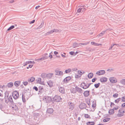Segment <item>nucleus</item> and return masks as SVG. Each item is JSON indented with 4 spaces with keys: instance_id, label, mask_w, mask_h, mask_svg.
Returning <instances> with one entry per match:
<instances>
[{
    "instance_id": "obj_1",
    "label": "nucleus",
    "mask_w": 125,
    "mask_h": 125,
    "mask_svg": "<svg viewBox=\"0 0 125 125\" xmlns=\"http://www.w3.org/2000/svg\"><path fill=\"white\" fill-rule=\"evenodd\" d=\"M53 101L56 102H62V99L60 96L56 95L53 98Z\"/></svg>"
},
{
    "instance_id": "obj_2",
    "label": "nucleus",
    "mask_w": 125,
    "mask_h": 125,
    "mask_svg": "<svg viewBox=\"0 0 125 125\" xmlns=\"http://www.w3.org/2000/svg\"><path fill=\"white\" fill-rule=\"evenodd\" d=\"M43 100L47 103L51 102L52 101L51 97L48 96H44L43 98Z\"/></svg>"
},
{
    "instance_id": "obj_3",
    "label": "nucleus",
    "mask_w": 125,
    "mask_h": 125,
    "mask_svg": "<svg viewBox=\"0 0 125 125\" xmlns=\"http://www.w3.org/2000/svg\"><path fill=\"white\" fill-rule=\"evenodd\" d=\"M12 96L15 100L19 98V93L16 91H14L12 93Z\"/></svg>"
},
{
    "instance_id": "obj_4",
    "label": "nucleus",
    "mask_w": 125,
    "mask_h": 125,
    "mask_svg": "<svg viewBox=\"0 0 125 125\" xmlns=\"http://www.w3.org/2000/svg\"><path fill=\"white\" fill-rule=\"evenodd\" d=\"M79 106V108L82 109H86V108L87 107L86 104L83 103H81Z\"/></svg>"
},
{
    "instance_id": "obj_5",
    "label": "nucleus",
    "mask_w": 125,
    "mask_h": 125,
    "mask_svg": "<svg viewBox=\"0 0 125 125\" xmlns=\"http://www.w3.org/2000/svg\"><path fill=\"white\" fill-rule=\"evenodd\" d=\"M125 112L122 109H120L118 111V113L117 116L118 117H121L124 115V113Z\"/></svg>"
},
{
    "instance_id": "obj_6",
    "label": "nucleus",
    "mask_w": 125,
    "mask_h": 125,
    "mask_svg": "<svg viewBox=\"0 0 125 125\" xmlns=\"http://www.w3.org/2000/svg\"><path fill=\"white\" fill-rule=\"evenodd\" d=\"M80 86L84 89H86L87 88V83L82 82L80 84Z\"/></svg>"
},
{
    "instance_id": "obj_7",
    "label": "nucleus",
    "mask_w": 125,
    "mask_h": 125,
    "mask_svg": "<svg viewBox=\"0 0 125 125\" xmlns=\"http://www.w3.org/2000/svg\"><path fill=\"white\" fill-rule=\"evenodd\" d=\"M109 80L110 82L113 83H115L117 81V79L114 77H110Z\"/></svg>"
},
{
    "instance_id": "obj_8",
    "label": "nucleus",
    "mask_w": 125,
    "mask_h": 125,
    "mask_svg": "<svg viewBox=\"0 0 125 125\" xmlns=\"http://www.w3.org/2000/svg\"><path fill=\"white\" fill-rule=\"evenodd\" d=\"M26 93L25 92L24 93L22 94V99L23 102L24 103L26 102L25 98L28 99V95L26 94Z\"/></svg>"
},
{
    "instance_id": "obj_9",
    "label": "nucleus",
    "mask_w": 125,
    "mask_h": 125,
    "mask_svg": "<svg viewBox=\"0 0 125 125\" xmlns=\"http://www.w3.org/2000/svg\"><path fill=\"white\" fill-rule=\"evenodd\" d=\"M53 112V110L52 108H48L47 109L46 112L47 114L52 115Z\"/></svg>"
},
{
    "instance_id": "obj_10",
    "label": "nucleus",
    "mask_w": 125,
    "mask_h": 125,
    "mask_svg": "<svg viewBox=\"0 0 125 125\" xmlns=\"http://www.w3.org/2000/svg\"><path fill=\"white\" fill-rule=\"evenodd\" d=\"M105 73V71L104 70H100L97 71L96 73V74L98 75H103Z\"/></svg>"
},
{
    "instance_id": "obj_11",
    "label": "nucleus",
    "mask_w": 125,
    "mask_h": 125,
    "mask_svg": "<svg viewBox=\"0 0 125 125\" xmlns=\"http://www.w3.org/2000/svg\"><path fill=\"white\" fill-rule=\"evenodd\" d=\"M59 90L60 93L62 94L65 93V89L63 87L59 86Z\"/></svg>"
},
{
    "instance_id": "obj_12",
    "label": "nucleus",
    "mask_w": 125,
    "mask_h": 125,
    "mask_svg": "<svg viewBox=\"0 0 125 125\" xmlns=\"http://www.w3.org/2000/svg\"><path fill=\"white\" fill-rule=\"evenodd\" d=\"M76 90V92H78V93L81 94L83 93V91L80 88L78 87L77 86H76L75 87Z\"/></svg>"
},
{
    "instance_id": "obj_13",
    "label": "nucleus",
    "mask_w": 125,
    "mask_h": 125,
    "mask_svg": "<svg viewBox=\"0 0 125 125\" xmlns=\"http://www.w3.org/2000/svg\"><path fill=\"white\" fill-rule=\"evenodd\" d=\"M69 109L70 111H72L74 108V106L72 102H71L70 104L69 105ZM70 111V110L69 111Z\"/></svg>"
},
{
    "instance_id": "obj_14",
    "label": "nucleus",
    "mask_w": 125,
    "mask_h": 125,
    "mask_svg": "<svg viewBox=\"0 0 125 125\" xmlns=\"http://www.w3.org/2000/svg\"><path fill=\"white\" fill-rule=\"evenodd\" d=\"M56 73L55 75L59 76H61L63 75V72L62 71H59L58 70H55Z\"/></svg>"
},
{
    "instance_id": "obj_15",
    "label": "nucleus",
    "mask_w": 125,
    "mask_h": 125,
    "mask_svg": "<svg viewBox=\"0 0 125 125\" xmlns=\"http://www.w3.org/2000/svg\"><path fill=\"white\" fill-rule=\"evenodd\" d=\"M71 79V78L70 76H68L64 79L63 81L65 83H68L70 80Z\"/></svg>"
},
{
    "instance_id": "obj_16",
    "label": "nucleus",
    "mask_w": 125,
    "mask_h": 125,
    "mask_svg": "<svg viewBox=\"0 0 125 125\" xmlns=\"http://www.w3.org/2000/svg\"><path fill=\"white\" fill-rule=\"evenodd\" d=\"M39 92L38 93H43L44 91V89L43 88V87L42 86H40L39 87Z\"/></svg>"
},
{
    "instance_id": "obj_17",
    "label": "nucleus",
    "mask_w": 125,
    "mask_h": 125,
    "mask_svg": "<svg viewBox=\"0 0 125 125\" xmlns=\"http://www.w3.org/2000/svg\"><path fill=\"white\" fill-rule=\"evenodd\" d=\"M80 7L81 8H82L81 10L82 11H84L86 9V7L84 5L81 4Z\"/></svg>"
},
{
    "instance_id": "obj_18",
    "label": "nucleus",
    "mask_w": 125,
    "mask_h": 125,
    "mask_svg": "<svg viewBox=\"0 0 125 125\" xmlns=\"http://www.w3.org/2000/svg\"><path fill=\"white\" fill-rule=\"evenodd\" d=\"M12 105V107L13 110H14L16 111H18V108L17 106L14 103L13 104H11Z\"/></svg>"
},
{
    "instance_id": "obj_19",
    "label": "nucleus",
    "mask_w": 125,
    "mask_h": 125,
    "mask_svg": "<svg viewBox=\"0 0 125 125\" xmlns=\"http://www.w3.org/2000/svg\"><path fill=\"white\" fill-rule=\"evenodd\" d=\"M89 92L90 91H85L83 93L84 96L85 97H88L89 95Z\"/></svg>"
},
{
    "instance_id": "obj_20",
    "label": "nucleus",
    "mask_w": 125,
    "mask_h": 125,
    "mask_svg": "<svg viewBox=\"0 0 125 125\" xmlns=\"http://www.w3.org/2000/svg\"><path fill=\"white\" fill-rule=\"evenodd\" d=\"M9 101L10 103L11 104H13L14 103L12 99V96L11 95H10L9 97Z\"/></svg>"
},
{
    "instance_id": "obj_21",
    "label": "nucleus",
    "mask_w": 125,
    "mask_h": 125,
    "mask_svg": "<svg viewBox=\"0 0 125 125\" xmlns=\"http://www.w3.org/2000/svg\"><path fill=\"white\" fill-rule=\"evenodd\" d=\"M21 83L20 81H16L14 83V85L15 86L18 87L20 85Z\"/></svg>"
},
{
    "instance_id": "obj_22",
    "label": "nucleus",
    "mask_w": 125,
    "mask_h": 125,
    "mask_svg": "<svg viewBox=\"0 0 125 125\" xmlns=\"http://www.w3.org/2000/svg\"><path fill=\"white\" fill-rule=\"evenodd\" d=\"M35 80V78L33 77H32L29 78L28 80V81L29 82H32L34 81Z\"/></svg>"
},
{
    "instance_id": "obj_23",
    "label": "nucleus",
    "mask_w": 125,
    "mask_h": 125,
    "mask_svg": "<svg viewBox=\"0 0 125 125\" xmlns=\"http://www.w3.org/2000/svg\"><path fill=\"white\" fill-rule=\"evenodd\" d=\"M107 78L106 77L101 78L100 79V81L102 82H105L107 81Z\"/></svg>"
},
{
    "instance_id": "obj_24",
    "label": "nucleus",
    "mask_w": 125,
    "mask_h": 125,
    "mask_svg": "<svg viewBox=\"0 0 125 125\" xmlns=\"http://www.w3.org/2000/svg\"><path fill=\"white\" fill-rule=\"evenodd\" d=\"M47 84L50 87H52L53 86V83L52 81L51 80L47 82Z\"/></svg>"
},
{
    "instance_id": "obj_25",
    "label": "nucleus",
    "mask_w": 125,
    "mask_h": 125,
    "mask_svg": "<svg viewBox=\"0 0 125 125\" xmlns=\"http://www.w3.org/2000/svg\"><path fill=\"white\" fill-rule=\"evenodd\" d=\"M13 85V83L12 82L8 83L7 85L8 88H11Z\"/></svg>"
},
{
    "instance_id": "obj_26",
    "label": "nucleus",
    "mask_w": 125,
    "mask_h": 125,
    "mask_svg": "<svg viewBox=\"0 0 125 125\" xmlns=\"http://www.w3.org/2000/svg\"><path fill=\"white\" fill-rule=\"evenodd\" d=\"M87 51H89L90 52H93L95 50L94 48H91L90 47H87L86 48Z\"/></svg>"
},
{
    "instance_id": "obj_27",
    "label": "nucleus",
    "mask_w": 125,
    "mask_h": 125,
    "mask_svg": "<svg viewBox=\"0 0 125 125\" xmlns=\"http://www.w3.org/2000/svg\"><path fill=\"white\" fill-rule=\"evenodd\" d=\"M107 30V29L105 31H102L100 34L98 35H97V36L98 37H99L100 36H102L103 35H104V34L105 33V32Z\"/></svg>"
},
{
    "instance_id": "obj_28",
    "label": "nucleus",
    "mask_w": 125,
    "mask_h": 125,
    "mask_svg": "<svg viewBox=\"0 0 125 125\" xmlns=\"http://www.w3.org/2000/svg\"><path fill=\"white\" fill-rule=\"evenodd\" d=\"M108 112L110 115H112L114 113V111L113 109H111L109 110Z\"/></svg>"
},
{
    "instance_id": "obj_29",
    "label": "nucleus",
    "mask_w": 125,
    "mask_h": 125,
    "mask_svg": "<svg viewBox=\"0 0 125 125\" xmlns=\"http://www.w3.org/2000/svg\"><path fill=\"white\" fill-rule=\"evenodd\" d=\"M53 75V73H49L47 74V77L49 78H51L52 76Z\"/></svg>"
},
{
    "instance_id": "obj_30",
    "label": "nucleus",
    "mask_w": 125,
    "mask_h": 125,
    "mask_svg": "<svg viewBox=\"0 0 125 125\" xmlns=\"http://www.w3.org/2000/svg\"><path fill=\"white\" fill-rule=\"evenodd\" d=\"M47 74L45 73H42L41 75V77L43 78H45L47 77Z\"/></svg>"
},
{
    "instance_id": "obj_31",
    "label": "nucleus",
    "mask_w": 125,
    "mask_h": 125,
    "mask_svg": "<svg viewBox=\"0 0 125 125\" xmlns=\"http://www.w3.org/2000/svg\"><path fill=\"white\" fill-rule=\"evenodd\" d=\"M79 46V43L78 44L76 42H74L73 44V47L75 48L76 47Z\"/></svg>"
},
{
    "instance_id": "obj_32",
    "label": "nucleus",
    "mask_w": 125,
    "mask_h": 125,
    "mask_svg": "<svg viewBox=\"0 0 125 125\" xmlns=\"http://www.w3.org/2000/svg\"><path fill=\"white\" fill-rule=\"evenodd\" d=\"M71 93L74 94L76 93V89L74 88H72L71 90Z\"/></svg>"
},
{
    "instance_id": "obj_33",
    "label": "nucleus",
    "mask_w": 125,
    "mask_h": 125,
    "mask_svg": "<svg viewBox=\"0 0 125 125\" xmlns=\"http://www.w3.org/2000/svg\"><path fill=\"white\" fill-rule=\"evenodd\" d=\"M93 76V74L92 73H90L88 75V76L89 78H92Z\"/></svg>"
},
{
    "instance_id": "obj_34",
    "label": "nucleus",
    "mask_w": 125,
    "mask_h": 125,
    "mask_svg": "<svg viewBox=\"0 0 125 125\" xmlns=\"http://www.w3.org/2000/svg\"><path fill=\"white\" fill-rule=\"evenodd\" d=\"M89 43V42H85L84 43H79V46H81V45H86Z\"/></svg>"
},
{
    "instance_id": "obj_35",
    "label": "nucleus",
    "mask_w": 125,
    "mask_h": 125,
    "mask_svg": "<svg viewBox=\"0 0 125 125\" xmlns=\"http://www.w3.org/2000/svg\"><path fill=\"white\" fill-rule=\"evenodd\" d=\"M87 125H94V123L93 122H88L87 123Z\"/></svg>"
},
{
    "instance_id": "obj_36",
    "label": "nucleus",
    "mask_w": 125,
    "mask_h": 125,
    "mask_svg": "<svg viewBox=\"0 0 125 125\" xmlns=\"http://www.w3.org/2000/svg\"><path fill=\"white\" fill-rule=\"evenodd\" d=\"M47 57H43V58H40L37 59V60L38 61H39L41 60H44L47 59Z\"/></svg>"
},
{
    "instance_id": "obj_37",
    "label": "nucleus",
    "mask_w": 125,
    "mask_h": 125,
    "mask_svg": "<svg viewBox=\"0 0 125 125\" xmlns=\"http://www.w3.org/2000/svg\"><path fill=\"white\" fill-rule=\"evenodd\" d=\"M9 97H4L5 102V103H6L7 104H8L9 102Z\"/></svg>"
},
{
    "instance_id": "obj_38",
    "label": "nucleus",
    "mask_w": 125,
    "mask_h": 125,
    "mask_svg": "<svg viewBox=\"0 0 125 125\" xmlns=\"http://www.w3.org/2000/svg\"><path fill=\"white\" fill-rule=\"evenodd\" d=\"M15 27L14 25H12L7 30L6 32H7L8 31H9L14 28Z\"/></svg>"
},
{
    "instance_id": "obj_39",
    "label": "nucleus",
    "mask_w": 125,
    "mask_h": 125,
    "mask_svg": "<svg viewBox=\"0 0 125 125\" xmlns=\"http://www.w3.org/2000/svg\"><path fill=\"white\" fill-rule=\"evenodd\" d=\"M72 71V70L71 69L69 68L67 70H65V72L66 73H69Z\"/></svg>"
},
{
    "instance_id": "obj_40",
    "label": "nucleus",
    "mask_w": 125,
    "mask_h": 125,
    "mask_svg": "<svg viewBox=\"0 0 125 125\" xmlns=\"http://www.w3.org/2000/svg\"><path fill=\"white\" fill-rule=\"evenodd\" d=\"M110 119V118H106L103 119V121L104 122H106L109 121Z\"/></svg>"
},
{
    "instance_id": "obj_41",
    "label": "nucleus",
    "mask_w": 125,
    "mask_h": 125,
    "mask_svg": "<svg viewBox=\"0 0 125 125\" xmlns=\"http://www.w3.org/2000/svg\"><path fill=\"white\" fill-rule=\"evenodd\" d=\"M41 78H39L36 79V80L37 81V83H41Z\"/></svg>"
},
{
    "instance_id": "obj_42",
    "label": "nucleus",
    "mask_w": 125,
    "mask_h": 125,
    "mask_svg": "<svg viewBox=\"0 0 125 125\" xmlns=\"http://www.w3.org/2000/svg\"><path fill=\"white\" fill-rule=\"evenodd\" d=\"M24 91L26 93V94L27 93V92L30 93V92L31 90H30L29 89H24Z\"/></svg>"
},
{
    "instance_id": "obj_43",
    "label": "nucleus",
    "mask_w": 125,
    "mask_h": 125,
    "mask_svg": "<svg viewBox=\"0 0 125 125\" xmlns=\"http://www.w3.org/2000/svg\"><path fill=\"white\" fill-rule=\"evenodd\" d=\"M100 85V83H98L95 84H94V86L96 88H98Z\"/></svg>"
},
{
    "instance_id": "obj_44",
    "label": "nucleus",
    "mask_w": 125,
    "mask_h": 125,
    "mask_svg": "<svg viewBox=\"0 0 125 125\" xmlns=\"http://www.w3.org/2000/svg\"><path fill=\"white\" fill-rule=\"evenodd\" d=\"M84 116L85 118H91L90 115L88 114H84Z\"/></svg>"
},
{
    "instance_id": "obj_45",
    "label": "nucleus",
    "mask_w": 125,
    "mask_h": 125,
    "mask_svg": "<svg viewBox=\"0 0 125 125\" xmlns=\"http://www.w3.org/2000/svg\"><path fill=\"white\" fill-rule=\"evenodd\" d=\"M5 97H9V93L8 92L6 91L5 93Z\"/></svg>"
},
{
    "instance_id": "obj_46",
    "label": "nucleus",
    "mask_w": 125,
    "mask_h": 125,
    "mask_svg": "<svg viewBox=\"0 0 125 125\" xmlns=\"http://www.w3.org/2000/svg\"><path fill=\"white\" fill-rule=\"evenodd\" d=\"M120 82L122 84L125 85V79H122L120 81Z\"/></svg>"
},
{
    "instance_id": "obj_47",
    "label": "nucleus",
    "mask_w": 125,
    "mask_h": 125,
    "mask_svg": "<svg viewBox=\"0 0 125 125\" xmlns=\"http://www.w3.org/2000/svg\"><path fill=\"white\" fill-rule=\"evenodd\" d=\"M82 75V74H79L78 75L76 74L75 76V77L76 78H78L80 77Z\"/></svg>"
},
{
    "instance_id": "obj_48",
    "label": "nucleus",
    "mask_w": 125,
    "mask_h": 125,
    "mask_svg": "<svg viewBox=\"0 0 125 125\" xmlns=\"http://www.w3.org/2000/svg\"><path fill=\"white\" fill-rule=\"evenodd\" d=\"M77 8L78 9L77 10V12H81L82 11L81 10V9H82V8H81L80 6H79Z\"/></svg>"
},
{
    "instance_id": "obj_49",
    "label": "nucleus",
    "mask_w": 125,
    "mask_h": 125,
    "mask_svg": "<svg viewBox=\"0 0 125 125\" xmlns=\"http://www.w3.org/2000/svg\"><path fill=\"white\" fill-rule=\"evenodd\" d=\"M118 94L117 93H115L113 94V96L114 98H116L118 97Z\"/></svg>"
},
{
    "instance_id": "obj_50",
    "label": "nucleus",
    "mask_w": 125,
    "mask_h": 125,
    "mask_svg": "<svg viewBox=\"0 0 125 125\" xmlns=\"http://www.w3.org/2000/svg\"><path fill=\"white\" fill-rule=\"evenodd\" d=\"M33 89L35 90L36 91H37L38 90V88L36 86H34L33 87Z\"/></svg>"
},
{
    "instance_id": "obj_51",
    "label": "nucleus",
    "mask_w": 125,
    "mask_h": 125,
    "mask_svg": "<svg viewBox=\"0 0 125 125\" xmlns=\"http://www.w3.org/2000/svg\"><path fill=\"white\" fill-rule=\"evenodd\" d=\"M42 56L43 57H47V59L49 57L48 56V54L47 53H46L44 54H43L42 55Z\"/></svg>"
},
{
    "instance_id": "obj_52",
    "label": "nucleus",
    "mask_w": 125,
    "mask_h": 125,
    "mask_svg": "<svg viewBox=\"0 0 125 125\" xmlns=\"http://www.w3.org/2000/svg\"><path fill=\"white\" fill-rule=\"evenodd\" d=\"M23 83L24 85L26 86L28 84V83L27 81L23 82Z\"/></svg>"
},
{
    "instance_id": "obj_53",
    "label": "nucleus",
    "mask_w": 125,
    "mask_h": 125,
    "mask_svg": "<svg viewBox=\"0 0 125 125\" xmlns=\"http://www.w3.org/2000/svg\"><path fill=\"white\" fill-rule=\"evenodd\" d=\"M78 74H82V75L83 73H85L84 72H83V73H82V72L80 70H78Z\"/></svg>"
},
{
    "instance_id": "obj_54",
    "label": "nucleus",
    "mask_w": 125,
    "mask_h": 125,
    "mask_svg": "<svg viewBox=\"0 0 125 125\" xmlns=\"http://www.w3.org/2000/svg\"><path fill=\"white\" fill-rule=\"evenodd\" d=\"M39 115V114L38 113H37L36 114H35V115H34V119H35V118H37V116H38H38Z\"/></svg>"
},
{
    "instance_id": "obj_55",
    "label": "nucleus",
    "mask_w": 125,
    "mask_h": 125,
    "mask_svg": "<svg viewBox=\"0 0 125 125\" xmlns=\"http://www.w3.org/2000/svg\"><path fill=\"white\" fill-rule=\"evenodd\" d=\"M121 99L122 101L125 102V96H124V97H122Z\"/></svg>"
},
{
    "instance_id": "obj_56",
    "label": "nucleus",
    "mask_w": 125,
    "mask_h": 125,
    "mask_svg": "<svg viewBox=\"0 0 125 125\" xmlns=\"http://www.w3.org/2000/svg\"><path fill=\"white\" fill-rule=\"evenodd\" d=\"M53 32H58L59 31V30L57 29H54L53 30Z\"/></svg>"
},
{
    "instance_id": "obj_57",
    "label": "nucleus",
    "mask_w": 125,
    "mask_h": 125,
    "mask_svg": "<svg viewBox=\"0 0 125 125\" xmlns=\"http://www.w3.org/2000/svg\"><path fill=\"white\" fill-rule=\"evenodd\" d=\"M114 71V69H109L107 70V71L109 72H111L112 71Z\"/></svg>"
},
{
    "instance_id": "obj_58",
    "label": "nucleus",
    "mask_w": 125,
    "mask_h": 125,
    "mask_svg": "<svg viewBox=\"0 0 125 125\" xmlns=\"http://www.w3.org/2000/svg\"><path fill=\"white\" fill-rule=\"evenodd\" d=\"M87 104L88 105V107H90V105L91 104L90 101L87 102Z\"/></svg>"
},
{
    "instance_id": "obj_59",
    "label": "nucleus",
    "mask_w": 125,
    "mask_h": 125,
    "mask_svg": "<svg viewBox=\"0 0 125 125\" xmlns=\"http://www.w3.org/2000/svg\"><path fill=\"white\" fill-rule=\"evenodd\" d=\"M97 78H94L92 80V82L94 83V82L95 81L97 80Z\"/></svg>"
},
{
    "instance_id": "obj_60",
    "label": "nucleus",
    "mask_w": 125,
    "mask_h": 125,
    "mask_svg": "<svg viewBox=\"0 0 125 125\" xmlns=\"http://www.w3.org/2000/svg\"><path fill=\"white\" fill-rule=\"evenodd\" d=\"M119 101V100H118V99H117L115 100V103H118Z\"/></svg>"
},
{
    "instance_id": "obj_61",
    "label": "nucleus",
    "mask_w": 125,
    "mask_h": 125,
    "mask_svg": "<svg viewBox=\"0 0 125 125\" xmlns=\"http://www.w3.org/2000/svg\"><path fill=\"white\" fill-rule=\"evenodd\" d=\"M51 34V33H50V31H49V32H47V33H45L44 34V35L45 36H46L47 35H48Z\"/></svg>"
},
{
    "instance_id": "obj_62",
    "label": "nucleus",
    "mask_w": 125,
    "mask_h": 125,
    "mask_svg": "<svg viewBox=\"0 0 125 125\" xmlns=\"http://www.w3.org/2000/svg\"><path fill=\"white\" fill-rule=\"evenodd\" d=\"M74 52L73 51H72L69 52V53L71 55H73V54L74 53Z\"/></svg>"
},
{
    "instance_id": "obj_63",
    "label": "nucleus",
    "mask_w": 125,
    "mask_h": 125,
    "mask_svg": "<svg viewBox=\"0 0 125 125\" xmlns=\"http://www.w3.org/2000/svg\"><path fill=\"white\" fill-rule=\"evenodd\" d=\"M115 105V104L114 103L112 102H111V104H110V107H112V106H114Z\"/></svg>"
},
{
    "instance_id": "obj_64",
    "label": "nucleus",
    "mask_w": 125,
    "mask_h": 125,
    "mask_svg": "<svg viewBox=\"0 0 125 125\" xmlns=\"http://www.w3.org/2000/svg\"><path fill=\"white\" fill-rule=\"evenodd\" d=\"M95 106H96V104H92V106L93 108H94L95 107Z\"/></svg>"
}]
</instances>
